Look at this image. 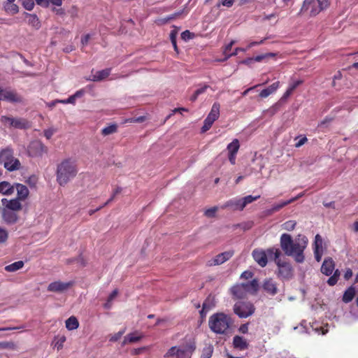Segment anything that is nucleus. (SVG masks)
Masks as SVG:
<instances>
[{
	"label": "nucleus",
	"mask_w": 358,
	"mask_h": 358,
	"mask_svg": "<svg viewBox=\"0 0 358 358\" xmlns=\"http://www.w3.org/2000/svg\"><path fill=\"white\" fill-rule=\"evenodd\" d=\"M56 341L55 343V347L57 350H60L62 348L64 343L66 341V337L64 336H59L56 338Z\"/></svg>",
	"instance_id": "40"
},
{
	"label": "nucleus",
	"mask_w": 358,
	"mask_h": 358,
	"mask_svg": "<svg viewBox=\"0 0 358 358\" xmlns=\"http://www.w3.org/2000/svg\"><path fill=\"white\" fill-rule=\"evenodd\" d=\"M235 0H222L220 3L217 4V7H220V5H222L223 6L230 8L233 6Z\"/></svg>",
	"instance_id": "48"
},
{
	"label": "nucleus",
	"mask_w": 358,
	"mask_h": 358,
	"mask_svg": "<svg viewBox=\"0 0 358 358\" xmlns=\"http://www.w3.org/2000/svg\"><path fill=\"white\" fill-rule=\"evenodd\" d=\"M248 331V324H244L241 325L239 328V331L243 334H246Z\"/></svg>",
	"instance_id": "60"
},
{
	"label": "nucleus",
	"mask_w": 358,
	"mask_h": 358,
	"mask_svg": "<svg viewBox=\"0 0 358 358\" xmlns=\"http://www.w3.org/2000/svg\"><path fill=\"white\" fill-rule=\"evenodd\" d=\"M15 191V183L11 184L7 181H2L0 182V194L3 195L10 196L13 194Z\"/></svg>",
	"instance_id": "24"
},
{
	"label": "nucleus",
	"mask_w": 358,
	"mask_h": 358,
	"mask_svg": "<svg viewBox=\"0 0 358 358\" xmlns=\"http://www.w3.org/2000/svg\"><path fill=\"white\" fill-rule=\"evenodd\" d=\"M117 289L113 290L112 292V293L109 295L108 300L104 305L105 308H110L112 301L117 296Z\"/></svg>",
	"instance_id": "37"
},
{
	"label": "nucleus",
	"mask_w": 358,
	"mask_h": 358,
	"mask_svg": "<svg viewBox=\"0 0 358 358\" xmlns=\"http://www.w3.org/2000/svg\"><path fill=\"white\" fill-rule=\"evenodd\" d=\"M233 345L235 348L244 350L248 348V343L242 336H235L233 338Z\"/></svg>",
	"instance_id": "26"
},
{
	"label": "nucleus",
	"mask_w": 358,
	"mask_h": 358,
	"mask_svg": "<svg viewBox=\"0 0 358 358\" xmlns=\"http://www.w3.org/2000/svg\"><path fill=\"white\" fill-rule=\"evenodd\" d=\"M25 182L30 187H35L38 182V178L36 176L33 175L29 176L25 180Z\"/></svg>",
	"instance_id": "39"
},
{
	"label": "nucleus",
	"mask_w": 358,
	"mask_h": 358,
	"mask_svg": "<svg viewBox=\"0 0 358 358\" xmlns=\"http://www.w3.org/2000/svg\"><path fill=\"white\" fill-rule=\"evenodd\" d=\"M278 266L279 275L282 278H289L292 275V266L286 262H281L279 258L275 260Z\"/></svg>",
	"instance_id": "18"
},
{
	"label": "nucleus",
	"mask_w": 358,
	"mask_h": 358,
	"mask_svg": "<svg viewBox=\"0 0 358 358\" xmlns=\"http://www.w3.org/2000/svg\"><path fill=\"white\" fill-rule=\"evenodd\" d=\"M286 206H287V203H286L285 201H280L279 203H275L272 206L273 210H275V212H277Z\"/></svg>",
	"instance_id": "44"
},
{
	"label": "nucleus",
	"mask_w": 358,
	"mask_h": 358,
	"mask_svg": "<svg viewBox=\"0 0 358 358\" xmlns=\"http://www.w3.org/2000/svg\"><path fill=\"white\" fill-rule=\"evenodd\" d=\"M55 132V129L53 128H49L44 131V136L47 139H50Z\"/></svg>",
	"instance_id": "50"
},
{
	"label": "nucleus",
	"mask_w": 358,
	"mask_h": 358,
	"mask_svg": "<svg viewBox=\"0 0 358 358\" xmlns=\"http://www.w3.org/2000/svg\"><path fill=\"white\" fill-rule=\"evenodd\" d=\"M210 310V306L208 305L207 301L203 303V308L201 310V314L203 315L204 312H207Z\"/></svg>",
	"instance_id": "61"
},
{
	"label": "nucleus",
	"mask_w": 358,
	"mask_h": 358,
	"mask_svg": "<svg viewBox=\"0 0 358 358\" xmlns=\"http://www.w3.org/2000/svg\"><path fill=\"white\" fill-rule=\"evenodd\" d=\"M337 281H338V275H336V272H334V275L328 279L327 283L329 285L333 286L336 284Z\"/></svg>",
	"instance_id": "47"
},
{
	"label": "nucleus",
	"mask_w": 358,
	"mask_h": 358,
	"mask_svg": "<svg viewBox=\"0 0 358 358\" xmlns=\"http://www.w3.org/2000/svg\"><path fill=\"white\" fill-rule=\"evenodd\" d=\"M263 288L266 292L272 295H274L277 293L276 285L275 282L271 279L265 280L263 285Z\"/></svg>",
	"instance_id": "28"
},
{
	"label": "nucleus",
	"mask_w": 358,
	"mask_h": 358,
	"mask_svg": "<svg viewBox=\"0 0 358 358\" xmlns=\"http://www.w3.org/2000/svg\"><path fill=\"white\" fill-rule=\"evenodd\" d=\"M23 266L24 262L22 261H18L5 266V270L8 272H15L21 269Z\"/></svg>",
	"instance_id": "32"
},
{
	"label": "nucleus",
	"mask_w": 358,
	"mask_h": 358,
	"mask_svg": "<svg viewBox=\"0 0 358 358\" xmlns=\"http://www.w3.org/2000/svg\"><path fill=\"white\" fill-rule=\"evenodd\" d=\"M75 100H74V97L72 96H70L68 99H59V103H64V104H68V103H71V104H74L75 103Z\"/></svg>",
	"instance_id": "52"
},
{
	"label": "nucleus",
	"mask_w": 358,
	"mask_h": 358,
	"mask_svg": "<svg viewBox=\"0 0 358 358\" xmlns=\"http://www.w3.org/2000/svg\"><path fill=\"white\" fill-rule=\"evenodd\" d=\"M1 121L4 125L16 129H22L30 127L29 122L27 120L21 117L2 116Z\"/></svg>",
	"instance_id": "10"
},
{
	"label": "nucleus",
	"mask_w": 358,
	"mask_h": 358,
	"mask_svg": "<svg viewBox=\"0 0 358 358\" xmlns=\"http://www.w3.org/2000/svg\"><path fill=\"white\" fill-rule=\"evenodd\" d=\"M280 84L279 81L273 83L272 85L268 86V87L262 90L259 93V96L261 98H266L269 95L273 94L277 91V90L280 87Z\"/></svg>",
	"instance_id": "25"
},
{
	"label": "nucleus",
	"mask_w": 358,
	"mask_h": 358,
	"mask_svg": "<svg viewBox=\"0 0 358 358\" xmlns=\"http://www.w3.org/2000/svg\"><path fill=\"white\" fill-rule=\"evenodd\" d=\"M296 222L294 220H289L282 224V228L287 231H292L296 227Z\"/></svg>",
	"instance_id": "35"
},
{
	"label": "nucleus",
	"mask_w": 358,
	"mask_h": 358,
	"mask_svg": "<svg viewBox=\"0 0 358 358\" xmlns=\"http://www.w3.org/2000/svg\"><path fill=\"white\" fill-rule=\"evenodd\" d=\"M66 328L69 330L77 329L79 327V322L78 319L74 316H71L65 322Z\"/></svg>",
	"instance_id": "30"
},
{
	"label": "nucleus",
	"mask_w": 358,
	"mask_h": 358,
	"mask_svg": "<svg viewBox=\"0 0 358 358\" xmlns=\"http://www.w3.org/2000/svg\"><path fill=\"white\" fill-rule=\"evenodd\" d=\"M231 324V317L222 313H215L209 318V327L215 333L224 334Z\"/></svg>",
	"instance_id": "3"
},
{
	"label": "nucleus",
	"mask_w": 358,
	"mask_h": 358,
	"mask_svg": "<svg viewBox=\"0 0 358 358\" xmlns=\"http://www.w3.org/2000/svg\"><path fill=\"white\" fill-rule=\"evenodd\" d=\"M3 220L8 224H14L18 220L17 212L9 210L8 209H2Z\"/></svg>",
	"instance_id": "22"
},
{
	"label": "nucleus",
	"mask_w": 358,
	"mask_h": 358,
	"mask_svg": "<svg viewBox=\"0 0 358 358\" xmlns=\"http://www.w3.org/2000/svg\"><path fill=\"white\" fill-rule=\"evenodd\" d=\"M207 88H208V86L206 85L204 87L197 89L195 91V92L199 96L200 94H203L206 90Z\"/></svg>",
	"instance_id": "63"
},
{
	"label": "nucleus",
	"mask_w": 358,
	"mask_h": 358,
	"mask_svg": "<svg viewBox=\"0 0 358 358\" xmlns=\"http://www.w3.org/2000/svg\"><path fill=\"white\" fill-rule=\"evenodd\" d=\"M59 103V99H56V100H54L51 102H49V103H46V106L49 108H52L54 107L57 103Z\"/></svg>",
	"instance_id": "64"
},
{
	"label": "nucleus",
	"mask_w": 358,
	"mask_h": 358,
	"mask_svg": "<svg viewBox=\"0 0 358 358\" xmlns=\"http://www.w3.org/2000/svg\"><path fill=\"white\" fill-rule=\"evenodd\" d=\"M0 164L9 171L19 170L21 168L20 161L13 155V151L10 148H6L0 152Z\"/></svg>",
	"instance_id": "7"
},
{
	"label": "nucleus",
	"mask_w": 358,
	"mask_h": 358,
	"mask_svg": "<svg viewBox=\"0 0 358 358\" xmlns=\"http://www.w3.org/2000/svg\"><path fill=\"white\" fill-rule=\"evenodd\" d=\"M255 306L250 302L238 301L234 306V312L241 318H246L255 312Z\"/></svg>",
	"instance_id": "9"
},
{
	"label": "nucleus",
	"mask_w": 358,
	"mask_h": 358,
	"mask_svg": "<svg viewBox=\"0 0 358 358\" xmlns=\"http://www.w3.org/2000/svg\"><path fill=\"white\" fill-rule=\"evenodd\" d=\"M222 208H229L233 210H242L244 208L242 199L237 198L229 200L223 205Z\"/></svg>",
	"instance_id": "23"
},
{
	"label": "nucleus",
	"mask_w": 358,
	"mask_h": 358,
	"mask_svg": "<svg viewBox=\"0 0 358 358\" xmlns=\"http://www.w3.org/2000/svg\"><path fill=\"white\" fill-rule=\"evenodd\" d=\"M355 288L353 287H349L344 293L343 296V301L345 302V303H349L350 302L354 296H355Z\"/></svg>",
	"instance_id": "33"
},
{
	"label": "nucleus",
	"mask_w": 358,
	"mask_h": 358,
	"mask_svg": "<svg viewBox=\"0 0 358 358\" xmlns=\"http://www.w3.org/2000/svg\"><path fill=\"white\" fill-rule=\"evenodd\" d=\"M1 201L3 206V208L4 209H8L9 210L17 212L21 210L22 208L21 201L16 198L12 199H7L3 198Z\"/></svg>",
	"instance_id": "17"
},
{
	"label": "nucleus",
	"mask_w": 358,
	"mask_h": 358,
	"mask_svg": "<svg viewBox=\"0 0 358 358\" xmlns=\"http://www.w3.org/2000/svg\"><path fill=\"white\" fill-rule=\"evenodd\" d=\"M8 238V231L0 227V244L5 243Z\"/></svg>",
	"instance_id": "36"
},
{
	"label": "nucleus",
	"mask_w": 358,
	"mask_h": 358,
	"mask_svg": "<svg viewBox=\"0 0 358 358\" xmlns=\"http://www.w3.org/2000/svg\"><path fill=\"white\" fill-rule=\"evenodd\" d=\"M15 190L17 191V197L16 199L20 201H24L29 196V189L28 188L22 184L20 183H15Z\"/></svg>",
	"instance_id": "20"
},
{
	"label": "nucleus",
	"mask_w": 358,
	"mask_h": 358,
	"mask_svg": "<svg viewBox=\"0 0 358 358\" xmlns=\"http://www.w3.org/2000/svg\"><path fill=\"white\" fill-rule=\"evenodd\" d=\"M193 37H194V34H192V32H190L188 30H186L181 34V38L184 41L189 40V39L192 38Z\"/></svg>",
	"instance_id": "45"
},
{
	"label": "nucleus",
	"mask_w": 358,
	"mask_h": 358,
	"mask_svg": "<svg viewBox=\"0 0 358 358\" xmlns=\"http://www.w3.org/2000/svg\"><path fill=\"white\" fill-rule=\"evenodd\" d=\"M143 337V335L141 334H138L137 332L131 333L128 334L127 336L124 337L123 344H127L128 343H136L138 342Z\"/></svg>",
	"instance_id": "31"
},
{
	"label": "nucleus",
	"mask_w": 358,
	"mask_h": 358,
	"mask_svg": "<svg viewBox=\"0 0 358 358\" xmlns=\"http://www.w3.org/2000/svg\"><path fill=\"white\" fill-rule=\"evenodd\" d=\"M314 256L317 262H320L324 253L323 240L320 234L315 236L313 243Z\"/></svg>",
	"instance_id": "16"
},
{
	"label": "nucleus",
	"mask_w": 358,
	"mask_h": 358,
	"mask_svg": "<svg viewBox=\"0 0 358 358\" xmlns=\"http://www.w3.org/2000/svg\"><path fill=\"white\" fill-rule=\"evenodd\" d=\"M22 4L28 10H32L34 6V0H22Z\"/></svg>",
	"instance_id": "43"
},
{
	"label": "nucleus",
	"mask_w": 358,
	"mask_h": 358,
	"mask_svg": "<svg viewBox=\"0 0 358 358\" xmlns=\"http://www.w3.org/2000/svg\"><path fill=\"white\" fill-rule=\"evenodd\" d=\"M144 120H145V117L140 116V117H138L136 118H132V119L129 120V122H142Z\"/></svg>",
	"instance_id": "59"
},
{
	"label": "nucleus",
	"mask_w": 358,
	"mask_h": 358,
	"mask_svg": "<svg viewBox=\"0 0 358 358\" xmlns=\"http://www.w3.org/2000/svg\"><path fill=\"white\" fill-rule=\"evenodd\" d=\"M248 50V48H236L233 52L231 54H229L222 59V61H226L231 56H236L238 55L240 52H246Z\"/></svg>",
	"instance_id": "42"
},
{
	"label": "nucleus",
	"mask_w": 358,
	"mask_h": 358,
	"mask_svg": "<svg viewBox=\"0 0 358 358\" xmlns=\"http://www.w3.org/2000/svg\"><path fill=\"white\" fill-rule=\"evenodd\" d=\"M196 350L194 341L170 348L164 354V358H190Z\"/></svg>",
	"instance_id": "4"
},
{
	"label": "nucleus",
	"mask_w": 358,
	"mask_h": 358,
	"mask_svg": "<svg viewBox=\"0 0 358 358\" xmlns=\"http://www.w3.org/2000/svg\"><path fill=\"white\" fill-rule=\"evenodd\" d=\"M329 6V0H305L300 10V14L308 13L315 16Z\"/></svg>",
	"instance_id": "6"
},
{
	"label": "nucleus",
	"mask_w": 358,
	"mask_h": 358,
	"mask_svg": "<svg viewBox=\"0 0 358 358\" xmlns=\"http://www.w3.org/2000/svg\"><path fill=\"white\" fill-rule=\"evenodd\" d=\"M258 289V282L256 280L247 283L236 285L231 288L232 295L237 299L244 298L248 294H255Z\"/></svg>",
	"instance_id": "8"
},
{
	"label": "nucleus",
	"mask_w": 358,
	"mask_h": 358,
	"mask_svg": "<svg viewBox=\"0 0 358 358\" xmlns=\"http://www.w3.org/2000/svg\"><path fill=\"white\" fill-rule=\"evenodd\" d=\"M264 41H265V39H262L259 41H252L248 44V45L246 48H248V50L253 46L261 45L264 42Z\"/></svg>",
	"instance_id": "54"
},
{
	"label": "nucleus",
	"mask_w": 358,
	"mask_h": 358,
	"mask_svg": "<svg viewBox=\"0 0 358 358\" xmlns=\"http://www.w3.org/2000/svg\"><path fill=\"white\" fill-rule=\"evenodd\" d=\"M308 240L303 235H299L294 240L288 234H282L280 243L282 250L287 256H290L297 263H303L305 260L303 252L307 248Z\"/></svg>",
	"instance_id": "1"
},
{
	"label": "nucleus",
	"mask_w": 358,
	"mask_h": 358,
	"mask_svg": "<svg viewBox=\"0 0 358 358\" xmlns=\"http://www.w3.org/2000/svg\"><path fill=\"white\" fill-rule=\"evenodd\" d=\"M260 197V195H257L255 196H253L252 195L246 196L243 198H242V203L243 205V207L245 208L248 204L252 203L253 201H256Z\"/></svg>",
	"instance_id": "34"
},
{
	"label": "nucleus",
	"mask_w": 358,
	"mask_h": 358,
	"mask_svg": "<svg viewBox=\"0 0 358 358\" xmlns=\"http://www.w3.org/2000/svg\"><path fill=\"white\" fill-rule=\"evenodd\" d=\"M302 83V80H292L289 84L287 90L285 91V92L283 94L281 99L282 100H286L289 98V96L292 94V92L294 91V90L301 84Z\"/></svg>",
	"instance_id": "27"
},
{
	"label": "nucleus",
	"mask_w": 358,
	"mask_h": 358,
	"mask_svg": "<svg viewBox=\"0 0 358 358\" xmlns=\"http://www.w3.org/2000/svg\"><path fill=\"white\" fill-rule=\"evenodd\" d=\"M280 255V251L277 248H271L266 250L255 249L252 252L255 261L262 267H264L268 262V259L277 260Z\"/></svg>",
	"instance_id": "5"
},
{
	"label": "nucleus",
	"mask_w": 358,
	"mask_h": 358,
	"mask_svg": "<svg viewBox=\"0 0 358 358\" xmlns=\"http://www.w3.org/2000/svg\"><path fill=\"white\" fill-rule=\"evenodd\" d=\"M123 334H124V331H119V332L115 334L114 335L110 336V341L115 342V341H118L122 337Z\"/></svg>",
	"instance_id": "51"
},
{
	"label": "nucleus",
	"mask_w": 358,
	"mask_h": 358,
	"mask_svg": "<svg viewBox=\"0 0 358 358\" xmlns=\"http://www.w3.org/2000/svg\"><path fill=\"white\" fill-rule=\"evenodd\" d=\"M335 267V264L334 260L329 257L326 258L321 266V271L323 274L326 275H330L332 274Z\"/></svg>",
	"instance_id": "21"
},
{
	"label": "nucleus",
	"mask_w": 358,
	"mask_h": 358,
	"mask_svg": "<svg viewBox=\"0 0 358 358\" xmlns=\"http://www.w3.org/2000/svg\"><path fill=\"white\" fill-rule=\"evenodd\" d=\"M78 172L76 161L71 158L65 159L57 165V182L60 186H64L76 176Z\"/></svg>",
	"instance_id": "2"
},
{
	"label": "nucleus",
	"mask_w": 358,
	"mask_h": 358,
	"mask_svg": "<svg viewBox=\"0 0 358 358\" xmlns=\"http://www.w3.org/2000/svg\"><path fill=\"white\" fill-rule=\"evenodd\" d=\"M232 251H226L215 256L209 263L210 265H220L233 256Z\"/></svg>",
	"instance_id": "19"
},
{
	"label": "nucleus",
	"mask_w": 358,
	"mask_h": 358,
	"mask_svg": "<svg viewBox=\"0 0 358 358\" xmlns=\"http://www.w3.org/2000/svg\"><path fill=\"white\" fill-rule=\"evenodd\" d=\"M49 5L52 4L54 6H59L62 5V0H48Z\"/></svg>",
	"instance_id": "62"
},
{
	"label": "nucleus",
	"mask_w": 358,
	"mask_h": 358,
	"mask_svg": "<svg viewBox=\"0 0 358 358\" xmlns=\"http://www.w3.org/2000/svg\"><path fill=\"white\" fill-rule=\"evenodd\" d=\"M213 354V348L211 346L206 347L203 349L201 358H210Z\"/></svg>",
	"instance_id": "41"
},
{
	"label": "nucleus",
	"mask_w": 358,
	"mask_h": 358,
	"mask_svg": "<svg viewBox=\"0 0 358 358\" xmlns=\"http://www.w3.org/2000/svg\"><path fill=\"white\" fill-rule=\"evenodd\" d=\"M116 129H117L116 126L115 124H112L108 127H104L102 129L101 133L103 135L107 136V135H109V134H111L115 132Z\"/></svg>",
	"instance_id": "38"
},
{
	"label": "nucleus",
	"mask_w": 358,
	"mask_h": 358,
	"mask_svg": "<svg viewBox=\"0 0 358 358\" xmlns=\"http://www.w3.org/2000/svg\"><path fill=\"white\" fill-rule=\"evenodd\" d=\"M217 207H213L209 209H207L205 211V215L208 217H213L215 216V213L217 212Z\"/></svg>",
	"instance_id": "46"
},
{
	"label": "nucleus",
	"mask_w": 358,
	"mask_h": 358,
	"mask_svg": "<svg viewBox=\"0 0 358 358\" xmlns=\"http://www.w3.org/2000/svg\"><path fill=\"white\" fill-rule=\"evenodd\" d=\"M90 38H91L90 34H86V35H85V36L82 38V39H81V43H82V44H83V45H86V44H87V43H88L89 40L90 39Z\"/></svg>",
	"instance_id": "58"
},
{
	"label": "nucleus",
	"mask_w": 358,
	"mask_h": 358,
	"mask_svg": "<svg viewBox=\"0 0 358 358\" xmlns=\"http://www.w3.org/2000/svg\"><path fill=\"white\" fill-rule=\"evenodd\" d=\"M47 152V148L39 141L31 142L28 147V152L31 157H39Z\"/></svg>",
	"instance_id": "14"
},
{
	"label": "nucleus",
	"mask_w": 358,
	"mask_h": 358,
	"mask_svg": "<svg viewBox=\"0 0 358 358\" xmlns=\"http://www.w3.org/2000/svg\"><path fill=\"white\" fill-rule=\"evenodd\" d=\"M234 43H235V41H231L229 44L225 45L224 50H223V54L224 55L225 57H227V55L230 54L229 51L231 50V49Z\"/></svg>",
	"instance_id": "49"
},
{
	"label": "nucleus",
	"mask_w": 358,
	"mask_h": 358,
	"mask_svg": "<svg viewBox=\"0 0 358 358\" xmlns=\"http://www.w3.org/2000/svg\"><path fill=\"white\" fill-rule=\"evenodd\" d=\"M240 148V143L237 138H234L227 146L228 159L231 164H236V155Z\"/></svg>",
	"instance_id": "15"
},
{
	"label": "nucleus",
	"mask_w": 358,
	"mask_h": 358,
	"mask_svg": "<svg viewBox=\"0 0 358 358\" xmlns=\"http://www.w3.org/2000/svg\"><path fill=\"white\" fill-rule=\"evenodd\" d=\"M36 2L43 7H48L49 6L48 0H36Z\"/></svg>",
	"instance_id": "56"
},
{
	"label": "nucleus",
	"mask_w": 358,
	"mask_h": 358,
	"mask_svg": "<svg viewBox=\"0 0 358 358\" xmlns=\"http://www.w3.org/2000/svg\"><path fill=\"white\" fill-rule=\"evenodd\" d=\"M352 276V271L350 268H348L344 274L345 280H349Z\"/></svg>",
	"instance_id": "57"
},
{
	"label": "nucleus",
	"mask_w": 358,
	"mask_h": 358,
	"mask_svg": "<svg viewBox=\"0 0 358 358\" xmlns=\"http://www.w3.org/2000/svg\"><path fill=\"white\" fill-rule=\"evenodd\" d=\"M110 73V69H106L101 71H96L92 75V80L100 81L106 78Z\"/></svg>",
	"instance_id": "29"
},
{
	"label": "nucleus",
	"mask_w": 358,
	"mask_h": 358,
	"mask_svg": "<svg viewBox=\"0 0 358 358\" xmlns=\"http://www.w3.org/2000/svg\"><path fill=\"white\" fill-rule=\"evenodd\" d=\"M307 141H308V139H307V138L306 136H303V137L299 138V139L298 140V141L295 144V147L296 148H300L303 144H305L307 142Z\"/></svg>",
	"instance_id": "53"
},
{
	"label": "nucleus",
	"mask_w": 358,
	"mask_h": 358,
	"mask_svg": "<svg viewBox=\"0 0 358 358\" xmlns=\"http://www.w3.org/2000/svg\"><path fill=\"white\" fill-rule=\"evenodd\" d=\"M252 273L251 271H245L241 275V278H245V279H250V278H252Z\"/></svg>",
	"instance_id": "55"
},
{
	"label": "nucleus",
	"mask_w": 358,
	"mask_h": 358,
	"mask_svg": "<svg viewBox=\"0 0 358 358\" xmlns=\"http://www.w3.org/2000/svg\"><path fill=\"white\" fill-rule=\"evenodd\" d=\"M73 284V281L55 280L48 285L47 289L48 292L62 294L68 291Z\"/></svg>",
	"instance_id": "12"
},
{
	"label": "nucleus",
	"mask_w": 358,
	"mask_h": 358,
	"mask_svg": "<svg viewBox=\"0 0 358 358\" xmlns=\"http://www.w3.org/2000/svg\"><path fill=\"white\" fill-rule=\"evenodd\" d=\"M220 105L219 103L215 102L213 103L209 114L204 120L203 125L201 128L202 132H206L209 130L214 122L218 119L220 116Z\"/></svg>",
	"instance_id": "11"
},
{
	"label": "nucleus",
	"mask_w": 358,
	"mask_h": 358,
	"mask_svg": "<svg viewBox=\"0 0 358 358\" xmlns=\"http://www.w3.org/2000/svg\"><path fill=\"white\" fill-rule=\"evenodd\" d=\"M1 100L16 103H21L22 101V97L14 90L0 89V101Z\"/></svg>",
	"instance_id": "13"
}]
</instances>
